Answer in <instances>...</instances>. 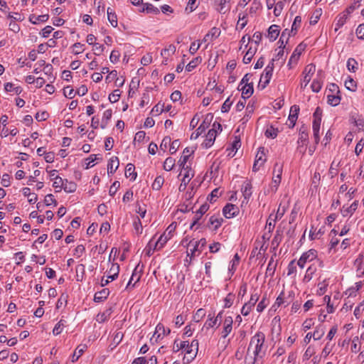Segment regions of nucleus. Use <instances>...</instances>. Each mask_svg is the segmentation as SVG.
<instances>
[{
  "label": "nucleus",
  "instance_id": "nucleus-33",
  "mask_svg": "<svg viewBox=\"0 0 364 364\" xmlns=\"http://www.w3.org/2000/svg\"><path fill=\"white\" fill-rule=\"evenodd\" d=\"M273 215L271 214L269 216V218L267 220L266 223V229L268 230L269 232H272L274 230V228L275 227V223L277 221L276 219L272 218Z\"/></svg>",
  "mask_w": 364,
  "mask_h": 364
},
{
  "label": "nucleus",
  "instance_id": "nucleus-49",
  "mask_svg": "<svg viewBox=\"0 0 364 364\" xmlns=\"http://www.w3.org/2000/svg\"><path fill=\"white\" fill-rule=\"evenodd\" d=\"M341 98L336 95H328V103L332 106H336L340 103Z\"/></svg>",
  "mask_w": 364,
  "mask_h": 364
},
{
  "label": "nucleus",
  "instance_id": "nucleus-6",
  "mask_svg": "<svg viewBox=\"0 0 364 364\" xmlns=\"http://www.w3.org/2000/svg\"><path fill=\"white\" fill-rule=\"evenodd\" d=\"M223 314V311H220L216 316V317H214L213 316L209 314L208 319L206 321L205 325H207L208 328H213L215 326H217V327H218L221 323Z\"/></svg>",
  "mask_w": 364,
  "mask_h": 364
},
{
  "label": "nucleus",
  "instance_id": "nucleus-40",
  "mask_svg": "<svg viewBox=\"0 0 364 364\" xmlns=\"http://www.w3.org/2000/svg\"><path fill=\"white\" fill-rule=\"evenodd\" d=\"M65 321L61 319L60 321H59L56 325L55 326L53 330V333L54 335H59L61 332H62V330H63V326H65Z\"/></svg>",
  "mask_w": 364,
  "mask_h": 364
},
{
  "label": "nucleus",
  "instance_id": "nucleus-28",
  "mask_svg": "<svg viewBox=\"0 0 364 364\" xmlns=\"http://www.w3.org/2000/svg\"><path fill=\"white\" fill-rule=\"evenodd\" d=\"M146 11L147 13H154V14H159V10L158 8L155 7L151 4H143V7L141 10V11Z\"/></svg>",
  "mask_w": 364,
  "mask_h": 364
},
{
  "label": "nucleus",
  "instance_id": "nucleus-12",
  "mask_svg": "<svg viewBox=\"0 0 364 364\" xmlns=\"http://www.w3.org/2000/svg\"><path fill=\"white\" fill-rule=\"evenodd\" d=\"M252 183L249 181H245L242 186V193L245 200H249L252 196Z\"/></svg>",
  "mask_w": 364,
  "mask_h": 364
},
{
  "label": "nucleus",
  "instance_id": "nucleus-37",
  "mask_svg": "<svg viewBox=\"0 0 364 364\" xmlns=\"http://www.w3.org/2000/svg\"><path fill=\"white\" fill-rule=\"evenodd\" d=\"M107 17L109 23L113 27L117 26V18L114 13L112 11H109V9H107Z\"/></svg>",
  "mask_w": 364,
  "mask_h": 364
},
{
  "label": "nucleus",
  "instance_id": "nucleus-41",
  "mask_svg": "<svg viewBox=\"0 0 364 364\" xmlns=\"http://www.w3.org/2000/svg\"><path fill=\"white\" fill-rule=\"evenodd\" d=\"M4 89L6 92H11L14 91L16 94H19L21 92V89L20 87H14V85L11 82H7L4 85Z\"/></svg>",
  "mask_w": 364,
  "mask_h": 364
},
{
  "label": "nucleus",
  "instance_id": "nucleus-60",
  "mask_svg": "<svg viewBox=\"0 0 364 364\" xmlns=\"http://www.w3.org/2000/svg\"><path fill=\"white\" fill-rule=\"evenodd\" d=\"M315 71H316L315 65L313 64H309L308 65H306L305 67L304 70V74H309V75H311L312 77V75H314Z\"/></svg>",
  "mask_w": 364,
  "mask_h": 364
},
{
  "label": "nucleus",
  "instance_id": "nucleus-42",
  "mask_svg": "<svg viewBox=\"0 0 364 364\" xmlns=\"http://www.w3.org/2000/svg\"><path fill=\"white\" fill-rule=\"evenodd\" d=\"M313 132H314V138L315 143L317 144L319 142V130H320V124L316 123L312 125Z\"/></svg>",
  "mask_w": 364,
  "mask_h": 364
},
{
  "label": "nucleus",
  "instance_id": "nucleus-32",
  "mask_svg": "<svg viewBox=\"0 0 364 364\" xmlns=\"http://www.w3.org/2000/svg\"><path fill=\"white\" fill-rule=\"evenodd\" d=\"M301 16H296L295 18H294V21L292 23V26H291V33H292V35H295L298 28L300 27L301 26Z\"/></svg>",
  "mask_w": 364,
  "mask_h": 364
},
{
  "label": "nucleus",
  "instance_id": "nucleus-13",
  "mask_svg": "<svg viewBox=\"0 0 364 364\" xmlns=\"http://www.w3.org/2000/svg\"><path fill=\"white\" fill-rule=\"evenodd\" d=\"M119 165V159L117 156L112 157L107 164V172L108 173L112 174L116 171Z\"/></svg>",
  "mask_w": 364,
  "mask_h": 364
},
{
  "label": "nucleus",
  "instance_id": "nucleus-34",
  "mask_svg": "<svg viewBox=\"0 0 364 364\" xmlns=\"http://www.w3.org/2000/svg\"><path fill=\"white\" fill-rule=\"evenodd\" d=\"M76 184L74 182H68L67 180L64 183L63 188L67 193H73L76 190Z\"/></svg>",
  "mask_w": 364,
  "mask_h": 364
},
{
  "label": "nucleus",
  "instance_id": "nucleus-55",
  "mask_svg": "<svg viewBox=\"0 0 364 364\" xmlns=\"http://www.w3.org/2000/svg\"><path fill=\"white\" fill-rule=\"evenodd\" d=\"M180 141L179 140H174L171 142V145H170V149H169V151L171 153V154H173L176 152V151L178 150V149L179 148L180 146Z\"/></svg>",
  "mask_w": 364,
  "mask_h": 364
},
{
  "label": "nucleus",
  "instance_id": "nucleus-38",
  "mask_svg": "<svg viewBox=\"0 0 364 364\" xmlns=\"http://www.w3.org/2000/svg\"><path fill=\"white\" fill-rule=\"evenodd\" d=\"M201 62V59L199 57L194 58L191 60L186 67V70L188 72H191Z\"/></svg>",
  "mask_w": 364,
  "mask_h": 364
},
{
  "label": "nucleus",
  "instance_id": "nucleus-47",
  "mask_svg": "<svg viewBox=\"0 0 364 364\" xmlns=\"http://www.w3.org/2000/svg\"><path fill=\"white\" fill-rule=\"evenodd\" d=\"M358 63L354 58H349L347 61V68L351 72H355Z\"/></svg>",
  "mask_w": 364,
  "mask_h": 364
},
{
  "label": "nucleus",
  "instance_id": "nucleus-4",
  "mask_svg": "<svg viewBox=\"0 0 364 364\" xmlns=\"http://www.w3.org/2000/svg\"><path fill=\"white\" fill-rule=\"evenodd\" d=\"M266 161L264 148L259 147L257 151V154L255 156V161L252 166V171L256 172L257 171L260 166H262L264 163Z\"/></svg>",
  "mask_w": 364,
  "mask_h": 364
},
{
  "label": "nucleus",
  "instance_id": "nucleus-54",
  "mask_svg": "<svg viewBox=\"0 0 364 364\" xmlns=\"http://www.w3.org/2000/svg\"><path fill=\"white\" fill-rule=\"evenodd\" d=\"M44 203L47 206L52 204H54L55 206L57 205V202L52 194H48L45 197Z\"/></svg>",
  "mask_w": 364,
  "mask_h": 364
},
{
  "label": "nucleus",
  "instance_id": "nucleus-61",
  "mask_svg": "<svg viewBox=\"0 0 364 364\" xmlns=\"http://www.w3.org/2000/svg\"><path fill=\"white\" fill-rule=\"evenodd\" d=\"M232 104V102L230 101V97H228L223 104L221 107L222 112H228Z\"/></svg>",
  "mask_w": 364,
  "mask_h": 364
},
{
  "label": "nucleus",
  "instance_id": "nucleus-5",
  "mask_svg": "<svg viewBox=\"0 0 364 364\" xmlns=\"http://www.w3.org/2000/svg\"><path fill=\"white\" fill-rule=\"evenodd\" d=\"M321 264V262L317 259L315 262L311 264L306 269V274L303 279L304 282H309L314 277L317 271V267Z\"/></svg>",
  "mask_w": 364,
  "mask_h": 364
},
{
  "label": "nucleus",
  "instance_id": "nucleus-11",
  "mask_svg": "<svg viewBox=\"0 0 364 364\" xmlns=\"http://www.w3.org/2000/svg\"><path fill=\"white\" fill-rule=\"evenodd\" d=\"M356 272L359 276L364 274V255H359L354 262Z\"/></svg>",
  "mask_w": 364,
  "mask_h": 364
},
{
  "label": "nucleus",
  "instance_id": "nucleus-14",
  "mask_svg": "<svg viewBox=\"0 0 364 364\" xmlns=\"http://www.w3.org/2000/svg\"><path fill=\"white\" fill-rule=\"evenodd\" d=\"M316 257L317 252L314 249L309 250V251L303 253L301 256V258L304 259V261L306 262V263L314 261Z\"/></svg>",
  "mask_w": 364,
  "mask_h": 364
},
{
  "label": "nucleus",
  "instance_id": "nucleus-52",
  "mask_svg": "<svg viewBox=\"0 0 364 364\" xmlns=\"http://www.w3.org/2000/svg\"><path fill=\"white\" fill-rule=\"evenodd\" d=\"M110 315V312L109 310H107L106 311L103 312V313H101V314H98L97 316V321L100 322V323H102V322H105L107 318L109 317V316Z\"/></svg>",
  "mask_w": 364,
  "mask_h": 364
},
{
  "label": "nucleus",
  "instance_id": "nucleus-30",
  "mask_svg": "<svg viewBox=\"0 0 364 364\" xmlns=\"http://www.w3.org/2000/svg\"><path fill=\"white\" fill-rule=\"evenodd\" d=\"M49 16L48 14L40 15L38 16H33L30 18V21L33 24H37L38 22H46Z\"/></svg>",
  "mask_w": 364,
  "mask_h": 364
},
{
  "label": "nucleus",
  "instance_id": "nucleus-58",
  "mask_svg": "<svg viewBox=\"0 0 364 364\" xmlns=\"http://www.w3.org/2000/svg\"><path fill=\"white\" fill-rule=\"evenodd\" d=\"M309 139V134L306 130L300 129L299 142L304 143Z\"/></svg>",
  "mask_w": 364,
  "mask_h": 364
},
{
  "label": "nucleus",
  "instance_id": "nucleus-3",
  "mask_svg": "<svg viewBox=\"0 0 364 364\" xmlns=\"http://www.w3.org/2000/svg\"><path fill=\"white\" fill-rule=\"evenodd\" d=\"M175 228L176 225L173 223L171 224L165 232L154 242V249H161L167 241L171 238L172 232L175 230Z\"/></svg>",
  "mask_w": 364,
  "mask_h": 364
},
{
  "label": "nucleus",
  "instance_id": "nucleus-59",
  "mask_svg": "<svg viewBox=\"0 0 364 364\" xmlns=\"http://www.w3.org/2000/svg\"><path fill=\"white\" fill-rule=\"evenodd\" d=\"M262 40V34L259 32H256L252 36V43H255V48H257V46H259V43H260Z\"/></svg>",
  "mask_w": 364,
  "mask_h": 364
},
{
  "label": "nucleus",
  "instance_id": "nucleus-53",
  "mask_svg": "<svg viewBox=\"0 0 364 364\" xmlns=\"http://www.w3.org/2000/svg\"><path fill=\"white\" fill-rule=\"evenodd\" d=\"M83 46L84 45L80 43H75L73 46V53L75 55L81 53L84 50Z\"/></svg>",
  "mask_w": 364,
  "mask_h": 364
},
{
  "label": "nucleus",
  "instance_id": "nucleus-46",
  "mask_svg": "<svg viewBox=\"0 0 364 364\" xmlns=\"http://www.w3.org/2000/svg\"><path fill=\"white\" fill-rule=\"evenodd\" d=\"M277 129H274L273 127H270L267 129L264 134L267 138L274 139L277 136Z\"/></svg>",
  "mask_w": 364,
  "mask_h": 364
},
{
  "label": "nucleus",
  "instance_id": "nucleus-10",
  "mask_svg": "<svg viewBox=\"0 0 364 364\" xmlns=\"http://www.w3.org/2000/svg\"><path fill=\"white\" fill-rule=\"evenodd\" d=\"M215 137L216 131L214 129H210L206 135L204 142L203 143V146L205 148L210 147L213 144Z\"/></svg>",
  "mask_w": 364,
  "mask_h": 364
},
{
  "label": "nucleus",
  "instance_id": "nucleus-48",
  "mask_svg": "<svg viewBox=\"0 0 364 364\" xmlns=\"http://www.w3.org/2000/svg\"><path fill=\"white\" fill-rule=\"evenodd\" d=\"M137 269H138V266L136 267V268L133 271L132 275V277H131V278H130V279H129V282L127 284V288H128L131 285L132 281H134L135 283H136L137 282L139 281L140 275L138 274V273H137Z\"/></svg>",
  "mask_w": 364,
  "mask_h": 364
},
{
  "label": "nucleus",
  "instance_id": "nucleus-2",
  "mask_svg": "<svg viewBox=\"0 0 364 364\" xmlns=\"http://www.w3.org/2000/svg\"><path fill=\"white\" fill-rule=\"evenodd\" d=\"M274 60L272 59L267 66L265 68L264 73L261 75L260 80L259 82L258 87L263 90L266 87V86L269 84L270 79L272 76L273 70H274Z\"/></svg>",
  "mask_w": 364,
  "mask_h": 364
},
{
  "label": "nucleus",
  "instance_id": "nucleus-57",
  "mask_svg": "<svg viewBox=\"0 0 364 364\" xmlns=\"http://www.w3.org/2000/svg\"><path fill=\"white\" fill-rule=\"evenodd\" d=\"M164 110V104H161L159 102L156 105H155L151 109V113L159 114Z\"/></svg>",
  "mask_w": 364,
  "mask_h": 364
},
{
  "label": "nucleus",
  "instance_id": "nucleus-56",
  "mask_svg": "<svg viewBox=\"0 0 364 364\" xmlns=\"http://www.w3.org/2000/svg\"><path fill=\"white\" fill-rule=\"evenodd\" d=\"M186 176L188 175L191 176V178H192L194 176V172L191 169V168L189 166H186L185 168H181V171L179 174V176Z\"/></svg>",
  "mask_w": 364,
  "mask_h": 364
},
{
  "label": "nucleus",
  "instance_id": "nucleus-29",
  "mask_svg": "<svg viewBox=\"0 0 364 364\" xmlns=\"http://www.w3.org/2000/svg\"><path fill=\"white\" fill-rule=\"evenodd\" d=\"M345 87L347 90L354 92L356 90L357 84L353 78L348 77V78L345 81Z\"/></svg>",
  "mask_w": 364,
  "mask_h": 364
},
{
  "label": "nucleus",
  "instance_id": "nucleus-17",
  "mask_svg": "<svg viewBox=\"0 0 364 364\" xmlns=\"http://www.w3.org/2000/svg\"><path fill=\"white\" fill-rule=\"evenodd\" d=\"M279 34V29L277 25H272L268 29V37L271 41L277 39Z\"/></svg>",
  "mask_w": 364,
  "mask_h": 364
},
{
  "label": "nucleus",
  "instance_id": "nucleus-39",
  "mask_svg": "<svg viewBox=\"0 0 364 364\" xmlns=\"http://www.w3.org/2000/svg\"><path fill=\"white\" fill-rule=\"evenodd\" d=\"M53 180H54V182H53V186L55 188H59V190H56V192L60 191L61 189L63 188V187L64 186L65 183L63 181V180L60 176H55V179H53Z\"/></svg>",
  "mask_w": 364,
  "mask_h": 364
},
{
  "label": "nucleus",
  "instance_id": "nucleus-64",
  "mask_svg": "<svg viewBox=\"0 0 364 364\" xmlns=\"http://www.w3.org/2000/svg\"><path fill=\"white\" fill-rule=\"evenodd\" d=\"M356 35L358 38L364 39V23L358 26L356 29Z\"/></svg>",
  "mask_w": 364,
  "mask_h": 364
},
{
  "label": "nucleus",
  "instance_id": "nucleus-9",
  "mask_svg": "<svg viewBox=\"0 0 364 364\" xmlns=\"http://www.w3.org/2000/svg\"><path fill=\"white\" fill-rule=\"evenodd\" d=\"M233 320L231 316H228L225 318L223 323V330L222 331L223 338H226L232 329Z\"/></svg>",
  "mask_w": 364,
  "mask_h": 364
},
{
  "label": "nucleus",
  "instance_id": "nucleus-50",
  "mask_svg": "<svg viewBox=\"0 0 364 364\" xmlns=\"http://www.w3.org/2000/svg\"><path fill=\"white\" fill-rule=\"evenodd\" d=\"M205 316V311L203 309H199L196 312L193 318L196 322H199Z\"/></svg>",
  "mask_w": 364,
  "mask_h": 364
},
{
  "label": "nucleus",
  "instance_id": "nucleus-43",
  "mask_svg": "<svg viewBox=\"0 0 364 364\" xmlns=\"http://www.w3.org/2000/svg\"><path fill=\"white\" fill-rule=\"evenodd\" d=\"M120 95H121V91L118 89L115 90L113 91L112 93H111L109 95V100L112 103L117 102L119 100Z\"/></svg>",
  "mask_w": 364,
  "mask_h": 364
},
{
  "label": "nucleus",
  "instance_id": "nucleus-19",
  "mask_svg": "<svg viewBox=\"0 0 364 364\" xmlns=\"http://www.w3.org/2000/svg\"><path fill=\"white\" fill-rule=\"evenodd\" d=\"M109 294V290L107 288L97 292L95 294L94 300L96 302H100L106 299Z\"/></svg>",
  "mask_w": 364,
  "mask_h": 364
},
{
  "label": "nucleus",
  "instance_id": "nucleus-16",
  "mask_svg": "<svg viewBox=\"0 0 364 364\" xmlns=\"http://www.w3.org/2000/svg\"><path fill=\"white\" fill-rule=\"evenodd\" d=\"M358 202L354 201L350 206L345 208L343 207L341 210L342 215L344 217L348 216V215H352L358 208Z\"/></svg>",
  "mask_w": 364,
  "mask_h": 364
},
{
  "label": "nucleus",
  "instance_id": "nucleus-36",
  "mask_svg": "<svg viewBox=\"0 0 364 364\" xmlns=\"http://www.w3.org/2000/svg\"><path fill=\"white\" fill-rule=\"evenodd\" d=\"M321 117H322V109L318 107L314 113V121H313V124H316L317 123L318 124H320L321 125Z\"/></svg>",
  "mask_w": 364,
  "mask_h": 364
},
{
  "label": "nucleus",
  "instance_id": "nucleus-45",
  "mask_svg": "<svg viewBox=\"0 0 364 364\" xmlns=\"http://www.w3.org/2000/svg\"><path fill=\"white\" fill-rule=\"evenodd\" d=\"M290 33H291L288 29H284L282 31L280 39H279V42L281 43L280 47L282 46H284V47L285 46H284V40H286V43H287V41L289 40V37L290 36Z\"/></svg>",
  "mask_w": 364,
  "mask_h": 364
},
{
  "label": "nucleus",
  "instance_id": "nucleus-63",
  "mask_svg": "<svg viewBox=\"0 0 364 364\" xmlns=\"http://www.w3.org/2000/svg\"><path fill=\"white\" fill-rule=\"evenodd\" d=\"M364 311V300L355 309L354 315L359 318L361 313Z\"/></svg>",
  "mask_w": 364,
  "mask_h": 364
},
{
  "label": "nucleus",
  "instance_id": "nucleus-51",
  "mask_svg": "<svg viewBox=\"0 0 364 364\" xmlns=\"http://www.w3.org/2000/svg\"><path fill=\"white\" fill-rule=\"evenodd\" d=\"M220 192L219 191L218 188H215L210 194L208 196V200L210 201V203H213L215 201L216 198H219L220 196Z\"/></svg>",
  "mask_w": 364,
  "mask_h": 364
},
{
  "label": "nucleus",
  "instance_id": "nucleus-20",
  "mask_svg": "<svg viewBox=\"0 0 364 364\" xmlns=\"http://www.w3.org/2000/svg\"><path fill=\"white\" fill-rule=\"evenodd\" d=\"M87 346L85 345H80L78 346L72 356V361L75 362L78 360V358L82 355V353L86 350Z\"/></svg>",
  "mask_w": 364,
  "mask_h": 364
},
{
  "label": "nucleus",
  "instance_id": "nucleus-7",
  "mask_svg": "<svg viewBox=\"0 0 364 364\" xmlns=\"http://www.w3.org/2000/svg\"><path fill=\"white\" fill-rule=\"evenodd\" d=\"M239 212L237 206L228 203L223 208V215L227 218H233Z\"/></svg>",
  "mask_w": 364,
  "mask_h": 364
},
{
  "label": "nucleus",
  "instance_id": "nucleus-22",
  "mask_svg": "<svg viewBox=\"0 0 364 364\" xmlns=\"http://www.w3.org/2000/svg\"><path fill=\"white\" fill-rule=\"evenodd\" d=\"M222 221V218L213 215L209 218L208 225L213 227V230H216L221 225Z\"/></svg>",
  "mask_w": 364,
  "mask_h": 364
},
{
  "label": "nucleus",
  "instance_id": "nucleus-24",
  "mask_svg": "<svg viewBox=\"0 0 364 364\" xmlns=\"http://www.w3.org/2000/svg\"><path fill=\"white\" fill-rule=\"evenodd\" d=\"M257 50V48H252L251 46L249 50L246 52L244 58H243V63L245 64H248L251 62L252 57L254 56L255 52Z\"/></svg>",
  "mask_w": 364,
  "mask_h": 364
},
{
  "label": "nucleus",
  "instance_id": "nucleus-25",
  "mask_svg": "<svg viewBox=\"0 0 364 364\" xmlns=\"http://www.w3.org/2000/svg\"><path fill=\"white\" fill-rule=\"evenodd\" d=\"M154 237H152L144 249L145 254L148 257H150L151 255H152L155 250H160V249H154V242H154Z\"/></svg>",
  "mask_w": 364,
  "mask_h": 364
},
{
  "label": "nucleus",
  "instance_id": "nucleus-62",
  "mask_svg": "<svg viewBox=\"0 0 364 364\" xmlns=\"http://www.w3.org/2000/svg\"><path fill=\"white\" fill-rule=\"evenodd\" d=\"M120 186V183L119 181H114L112 185L109 188V193L111 196H113L116 192L117 191V189Z\"/></svg>",
  "mask_w": 364,
  "mask_h": 364
},
{
  "label": "nucleus",
  "instance_id": "nucleus-27",
  "mask_svg": "<svg viewBox=\"0 0 364 364\" xmlns=\"http://www.w3.org/2000/svg\"><path fill=\"white\" fill-rule=\"evenodd\" d=\"M325 333V328L322 326H318L316 328L312 333L314 340L317 341L321 339Z\"/></svg>",
  "mask_w": 364,
  "mask_h": 364
},
{
  "label": "nucleus",
  "instance_id": "nucleus-1",
  "mask_svg": "<svg viewBox=\"0 0 364 364\" xmlns=\"http://www.w3.org/2000/svg\"><path fill=\"white\" fill-rule=\"evenodd\" d=\"M264 341L265 336L262 332H257L251 338L247 348V355L245 358V364H255L259 358L264 356L266 352Z\"/></svg>",
  "mask_w": 364,
  "mask_h": 364
},
{
  "label": "nucleus",
  "instance_id": "nucleus-31",
  "mask_svg": "<svg viewBox=\"0 0 364 364\" xmlns=\"http://www.w3.org/2000/svg\"><path fill=\"white\" fill-rule=\"evenodd\" d=\"M175 159L172 157H168L166 159L164 163V170L169 171L173 169L175 165Z\"/></svg>",
  "mask_w": 364,
  "mask_h": 364
},
{
  "label": "nucleus",
  "instance_id": "nucleus-23",
  "mask_svg": "<svg viewBox=\"0 0 364 364\" xmlns=\"http://www.w3.org/2000/svg\"><path fill=\"white\" fill-rule=\"evenodd\" d=\"M242 90V95L244 98H248L250 97L252 93H253V85L252 84H247L244 85L241 88Z\"/></svg>",
  "mask_w": 364,
  "mask_h": 364
},
{
  "label": "nucleus",
  "instance_id": "nucleus-15",
  "mask_svg": "<svg viewBox=\"0 0 364 364\" xmlns=\"http://www.w3.org/2000/svg\"><path fill=\"white\" fill-rule=\"evenodd\" d=\"M216 2L218 5V11L220 14H225L230 10L229 0H216Z\"/></svg>",
  "mask_w": 364,
  "mask_h": 364
},
{
  "label": "nucleus",
  "instance_id": "nucleus-18",
  "mask_svg": "<svg viewBox=\"0 0 364 364\" xmlns=\"http://www.w3.org/2000/svg\"><path fill=\"white\" fill-rule=\"evenodd\" d=\"M119 266L117 264H112V266L108 272L107 277L110 279V281L114 280L119 274Z\"/></svg>",
  "mask_w": 364,
  "mask_h": 364
},
{
  "label": "nucleus",
  "instance_id": "nucleus-35",
  "mask_svg": "<svg viewBox=\"0 0 364 364\" xmlns=\"http://www.w3.org/2000/svg\"><path fill=\"white\" fill-rule=\"evenodd\" d=\"M164 179L161 176H157L152 183V188L159 191L163 186Z\"/></svg>",
  "mask_w": 364,
  "mask_h": 364
},
{
  "label": "nucleus",
  "instance_id": "nucleus-8",
  "mask_svg": "<svg viewBox=\"0 0 364 364\" xmlns=\"http://www.w3.org/2000/svg\"><path fill=\"white\" fill-rule=\"evenodd\" d=\"M208 115H207L205 120L200 124V125L198 127V129L196 130V132L191 134V139H196L208 127L209 122H208Z\"/></svg>",
  "mask_w": 364,
  "mask_h": 364
},
{
  "label": "nucleus",
  "instance_id": "nucleus-44",
  "mask_svg": "<svg viewBox=\"0 0 364 364\" xmlns=\"http://www.w3.org/2000/svg\"><path fill=\"white\" fill-rule=\"evenodd\" d=\"M234 299H235V295L231 293L228 294L224 299V302H225L224 307L230 308L232 305Z\"/></svg>",
  "mask_w": 364,
  "mask_h": 364
},
{
  "label": "nucleus",
  "instance_id": "nucleus-21",
  "mask_svg": "<svg viewBox=\"0 0 364 364\" xmlns=\"http://www.w3.org/2000/svg\"><path fill=\"white\" fill-rule=\"evenodd\" d=\"M126 177H131L132 180H135L136 178V173L135 172V167L132 164H128L125 169Z\"/></svg>",
  "mask_w": 364,
  "mask_h": 364
},
{
  "label": "nucleus",
  "instance_id": "nucleus-26",
  "mask_svg": "<svg viewBox=\"0 0 364 364\" xmlns=\"http://www.w3.org/2000/svg\"><path fill=\"white\" fill-rule=\"evenodd\" d=\"M185 353L186 355H185L183 359H186L188 362H190L196 358L198 352L188 346L187 349L185 350Z\"/></svg>",
  "mask_w": 364,
  "mask_h": 364
}]
</instances>
